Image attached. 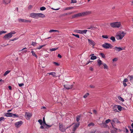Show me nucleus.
I'll use <instances>...</instances> for the list:
<instances>
[{"label": "nucleus", "mask_w": 133, "mask_h": 133, "mask_svg": "<svg viewBox=\"0 0 133 133\" xmlns=\"http://www.w3.org/2000/svg\"><path fill=\"white\" fill-rule=\"evenodd\" d=\"M126 34V33L125 32L119 31L116 33L115 36L117 40H121L122 39Z\"/></svg>", "instance_id": "obj_1"}, {"label": "nucleus", "mask_w": 133, "mask_h": 133, "mask_svg": "<svg viewBox=\"0 0 133 133\" xmlns=\"http://www.w3.org/2000/svg\"><path fill=\"white\" fill-rule=\"evenodd\" d=\"M16 32L14 31H11L10 32L5 35L3 37V39L5 40H9L12 36V35L15 34Z\"/></svg>", "instance_id": "obj_2"}, {"label": "nucleus", "mask_w": 133, "mask_h": 133, "mask_svg": "<svg viewBox=\"0 0 133 133\" xmlns=\"http://www.w3.org/2000/svg\"><path fill=\"white\" fill-rule=\"evenodd\" d=\"M111 26L113 28H119L121 26V23L120 22H115L111 23H110Z\"/></svg>", "instance_id": "obj_3"}, {"label": "nucleus", "mask_w": 133, "mask_h": 133, "mask_svg": "<svg viewBox=\"0 0 133 133\" xmlns=\"http://www.w3.org/2000/svg\"><path fill=\"white\" fill-rule=\"evenodd\" d=\"M102 46L105 49H111L113 47L110 44L108 43H105L102 45Z\"/></svg>", "instance_id": "obj_4"}, {"label": "nucleus", "mask_w": 133, "mask_h": 133, "mask_svg": "<svg viewBox=\"0 0 133 133\" xmlns=\"http://www.w3.org/2000/svg\"><path fill=\"white\" fill-rule=\"evenodd\" d=\"M87 30H74V32L78 34H86Z\"/></svg>", "instance_id": "obj_5"}, {"label": "nucleus", "mask_w": 133, "mask_h": 133, "mask_svg": "<svg viewBox=\"0 0 133 133\" xmlns=\"http://www.w3.org/2000/svg\"><path fill=\"white\" fill-rule=\"evenodd\" d=\"M74 123H73L71 125H70L69 126L66 128L67 129L69 127H70L71 125H73V129L72 130L74 131H75L76 130V129L78 128V127L79 126V123H78L77 124H75V125H74Z\"/></svg>", "instance_id": "obj_6"}, {"label": "nucleus", "mask_w": 133, "mask_h": 133, "mask_svg": "<svg viewBox=\"0 0 133 133\" xmlns=\"http://www.w3.org/2000/svg\"><path fill=\"white\" fill-rule=\"evenodd\" d=\"M32 114L31 113L29 112H26L25 116L27 120H29L32 116Z\"/></svg>", "instance_id": "obj_7"}, {"label": "nucleus", "mask_w": 133, "mask_h": 133, "mask_svg": "<svg viewBox=\"0 0 133 133\" xmlns=\"http://www.w3.org/2000/svg\"><path fill=\"white\" fill-rule=\"evenodd\" d=\"M23 124V122L22 121H20L16 122L15 123L16 127L18 128L20 127Z\"/></svg>", "instance_id": "obj_8"}, {"label": "nucleus", "mask_w": 133, "mask_h": 133, "mask_svg": "<svg viewBox=\"0 0 133 133\" xmlns=\"http://www.w3.org/2000/svg\"><path fill=\"white\" fill-rule=\"evenodd\" d=\"M64 88L67 90H69L72 88L73 85H69L68 84L64 85Z\"/></svg>", "instance_id": "obj_9"}, {"label": "nucleus", "mask_w": 133, "mask_h": 133, "mask_svg": "<svg viewBox=\"0 0 133 133\" xmlns=\"http://www.w3.org/2000/svg\"><path fill=\"white\" fill-rule=\"evenodd\" d=\"M80 16H83L87 15L90 13V12L89 11H85L81 13H79Z\"/></svg>", "instance_id": "obj_10"}, {"label": "nucleus", "mask_w": 133, "mask_h": 133, "mask_svg": "<svg viewBox=\"0 0 133 133\" xmlns=\"http://www.w3.org/2000/svg\"><path fill=\"white\" fill-rule=\"evenodd\" d=\"M30 16L32 18L37 19V13H32L30 14Z\"/></svg>", "instance_id": "obj_11"}, {"label": "nucleus", "mask_w": 133, "mask_h": 133, "mask_svg": "<svg viewBox=\"0 0 133 133\" xmlns=\"http://www.w3.org/2000/svg\"><path fill=\"white\" fill-rule=\"evenodd\" d=\"M114 49L115 51L119 52L124 49H123L120 47H118L117 46H115Z\"/></svg>", "instance_id": "obj_12"}, {"label": "nucleus", "mask_w": 133, "mask_h": 133, "mask_svg": "<svg viewBox=\"0 0 133 133\" xmlns=\"http://www.w3.org/2000/svg\"><path fill=\"white\" fill-rule=\"evenodd\" d=\"M88 42L89 44L92 46L93 47L95 45V43L93 41L89 39H88Z\"/></svg>", "instance_id": "obj_13"}, {"label": "nucleus", "mask_w": 133, "mask_h": 133, "mask_svg": "<svg viewBox=\"0 0 133 133\" xmlns=\"http://www.w3.org/2000/svg\"><path fill=\"white\" fill-rule=\"evenodd\" d=\"M45 17V15L44 14L41 13H37V19L39 18H44Z\"/></svg>", "instance_id": "obj_14"}, {"label": "nucleus", "mask_w": 133, "mask_h": 133, "mask_svg": "<svg viewBox=\"0 0 133 133\" xmlns=\"http://www.w3.org/2000/svg\"><path fill=\"white\" fill-rule=\"evenodd\" d=\"M59 130L62 132H64L65 130V128H63L62 124L59 125Z\"/></svg>", "instance_id": "obj_15"}, {"label": "nucleus", "mask_w": 133, "mask_h": 133, "mask_svg": "<svg viewBox=\"0 0 133 133\" xmlns=\"http://www.w3.org/2000/svg\"><path fill=\"white\" fill-rule=\"evenodd\" d=\"M100 125L102 127L106 128L107 127V125L104 121L103 122L101 123L100 124Z\"/></svg>", "instance_id": "obj_16"}, {"label": "nucleus", "mask_w": 133, "mask_h": 133, "mask_svg": "<svg viewBox=\"0 0 133 133\" xmlns=\"http://www.w3.org/2000/svg\"><path fill=\"white\" fill-rule=\"evenodd\" d=\"M97 65L99 66H100L102 64H103V63H102V61L99 59L97 60Z\"/></svg>", "instance_id": "obj_17"}, {"label": "nucleus", "mask_w": 133, "mask_h": 133, "mask_svg": "<svg viewBox=\"0 0 133 133\" xmlns=\"http://www.w3.org/2000/svg\"><path fill=\"white\" fill-rule=\"evenodd\" d=\"M13 114L10 112H7L5 114V115L8 117H12Z\"/></svg>", "instance_id": "obj_18"}, {"label": "nucleus", "mask_w": 133, "mask_h": 133, "mask_svg": "<svg viewBox=\"0 0 133 133\" xmlns=\"http://www.w3.org/2000/svg\"><path fill=\"white\" fill-rule=\"evenodd\" d=\"M128 78H129L130 81L131 83H133V76L129 75Z\"/></svg>", "instance_id": "obj_19"}, {"label": "nucleus", "mask_w": 133, "mask_h": 133, "mask_svg": "<svg viewBox=\"0 0 133 133\" xmlns=\"http://www.w3.org/2000/svg\"><path fill=\"white\" fill-rule=\"evenodd\" d=\"M73 8V7L71 6V7H66L63 9V10L64 11L69 10L72 9Z\"/></svg>", "instance_id": "obj_20"}, {"label": "nucleus", "mask_w": 133, "mask_h": 133, "mask_svg": "<svg viewBox=\"0 0 133 133\" xmlns=\"http://www.w3.org/2000/svg\"><path fill=\"white\" fill-rule=\"evenodd\" d=\"M43 125L44 128H49L51 127V125H49L47 124L46 123L45 121H44V122L43 123Z\"/></svg>", "instance_id": "obj_21"}, {"label": "nucleus", "mask_w": 133, "mask_h": 133, "mask_svg": "<svg viewBox=\"0 0 133 133\" xmlns=\"http://www.w3.org/2000/svg\"><path fill=\"white\" fill-rule=\"evenodd\" d=\"M10 1H8V0H3V3L5 4H7L10 3Z\"/></svg>", "instance_id": "obj_22"}, {"label": "nucleus", "mask_w": 133, "mask_h": 133, "mask_svg": "<svg viewBox=\"0 0 133 133\" xmlns=\"http://www.w3.org/2000/svg\"><path fill=\"white\" fill-rule=\"evenodd\" d=\"M80 14L79 13H78L77 14L74 15H72V17L73 18H74L76 17H80Z\"/></svg>", "instance_id": "obj_23"}, {"label": "nucleus", "mask_w": 133, "mask_h": 133, "mask_svg": "<svg viewBox=\"0 0 133 133\" xmlns=\"http://www.w3.org/2000/svg\"><path fill=\"white\" fill-rule=\"evenodd\" d=\"M48 74H49L50 75H51L53 77H55L56 76V73L55 72H51L48 73Z\"/></svg>", "instance_id": "obj_24"}, {"label": "nucleus", "mask_w": 133, "mask_h": 133, "mask_svg": "<svg viewBox=\"0 0 133 133\" xmlns=\"http://www.w3.org/2000/svg\"><path fill=\"white\" fill-rule=\"evenodd\" d=\"M103 65L104 66V69H106L107 70L108 69V67L106 64L103 63Z\"/></svg>", "instance_id": "obj_25"}, {"label": "nucleus", "mask_w": 133, "mask_h": 133, "mask_svg": "<svg viewBox=\"0 0 133 133\" xmlns=\"http://www.w3.org/2000/svg\"><path fill=\"white\" fill-rule=\"evenodd\" d=\"M31 53H32V55L33 56L35 57L36 58H37V55L35 54V53L34 51L33 50L32 51H31Z\"/></svg>", "instance_id": "obj_26"}, {"label": "nucleus", "mask_w": 133, "mask_h": 133, "mask_svg": "<svg viewBox=\"0 0 133 133\" xmlns=\"http://www.w3.org/2000/svg\"><path fill=\"white\" fill-rule=\"evenodd\" d=\"M58 32V33H59V32L57 30H50L49 31V32L50 33H51L52 32Z\"/></svg>", "instance_id": "obj_27"}, {"label": "nucleus", "mask_w": 133, "mask_h": 133, "mask_svg": "<svg viewBox=\"0 0 133 133\" xmlns=\"http://www.w3.org/2000/svg\"><path fill=\"white\" fill-rule=\"evenodd\" d=\"M117 105L115 106L113 108V110L115 112H117Z\"/></svg>", "instance_id": "obj_28"}, {"label": "nucleus", "mask_w": 133, "mask_h": 133, "mask_svg": "<svg viewBox=\"0 0 133 133\" xmlns=\"http://www.w3.org/2000/svg\"><path fill=\"white\" fill-rule=\"evenodd\" d=\"M94 125V124L92 123V122H91L88 124V126L89 127H91V126H93Z\"/></svg>", "instance_id": "obj_29"}, {"label": "nucleus", "mask_w": 133, "mask_h": 133, "mask_svg": "<svg viewBox=\"0 0 133 133\" xmlns=\"http://www.w3.org/2000/svg\"><path fill=\"white\" fill-rule=\"evenodd\" d=\"M97 58V57L95 56H92L90 58V59L91 60H94Z\"/></svg>", "instance_id": "obj_30"}, {"label": "nucleus", "mask_w": 133, "mask_h": 133, "mask_svg": "<svg viewBox=\"0 0 133 133\" xmlns=\"http://www.w3.org/2000/svg\"><path fill=\"white\" fill-rule=\"evenodd\" d=\"M117 108L120 111H121L122 110V107L120 105H117Z\"/></svg>", "instance_id": "obj_31"}, {"label": "nucleus", "mask_w": 133, "mask_h": 133, "mask_svg": "<svg viewBox=\"0 0 133 133\" xmlns=\"http://www.w3.org/2000/svg\"><path fill=\"white\" fill-rule=\"evenodd\" d=\"M111 40L113 42H114L115 41V37L114 36H111L110 38Z\"/></svg>", "instance_id": "obj_32"}, {"label": "nucleus", "mask_w": 133, "mask_h": 133, "mask_svg": "<svg viewBox=\"0 0 133 133\" xmlns=\"http://www.w3.org/2000/svg\"><path fill=\"white\" fill-rule=\"evenodd\" d=\"M10 72V71L9 70H7L6 71L5 73L4 74V76H6Z\"/></svg>", "instance_id": "obj_33"}, {"label": "nucleus", "mask_w": 133, "mask_h": 133, "mask_svg": "<svg viewBox=\"0 0 133 133\" xmlns=\"http://www.w3.org/2000/svg\"><path fill=\"white\" fill-rule=\"evenodd\" d=\"M118 98L119 100L121 101L122 102H124V99L121 97H120V96L118 97Z\"/></svg>", "instance_id": "obj_34"}, {"label": "nucleus", "mask_w": 133, "mask_h": 133, "mask_svg": "<svg viewBox=\"0 0 133 133\" xmlns=\"http://www.w3.org/2000/svg\"><path fill=\"white\" fill-rule=\"evenodd\" d=\"M80 116L79 115H78L77 116L76 118V121L77 122H78L80 119Z\"/></svg>", "instance_id": "obj_35"}, {"label": "nucleus", "mask_w": 133, "mask_h": 133, "mask_svg": "<svg viewBox=\"0 0 133 133\" xmlns=\"http://www.w3.org/2000/svg\"><path fill=\"white\" fill-rule=\"evenodd\" d=\"M89 95V93H87L85 94L83 96V98H86Z\"/></svg>", "instance_id": "obj_36"}, {"label": "nucleus", "mask_w": 133, "mask_h": 133, "mask_svg": "<svg viewBox=\"0 0 133 133\" xmlns=\"http://www.w3.org/2000/svg\"><path fill=\"white\" fill-rule=\"evenodd\" d=\"M46 8L42 6L40 8V10L41 11H43L46 9Z\"/></svg>", "instance_id": "obj_37"}, {"label": "nucleus", "mask_w": 133, "mask_h": 133, "mask_svg": "<svg viewBox=\"0 0 133 133\" xmlns=\"http://www.w3.org/2000/svg\"><path fill=\"white\" fill-rule=\"evenodd\" d=\"M100 54L102 58H105V56L104 54L103 53H100Z\"/></svg>", "instance_id": "obj_38"}, {"label": "nucleus", "mask_w": 133, "mask_h": 133, "mask_svg": "<svg viewBox=\"0 0 133 133\" xmlns=\"http://www.w3.org/2000/svg\"><path fill=\"white\" fill-rule=\"evenodd\" d=\"M18 21L19 22H24V19H18Z\"/></svg>", "instance_id": "obj_39"}, {"label": "nucleus", "mask_w": 133, "mask_h": 133, "mask_svg": "<svg viewBox=\"0 0 133 133\" xmlns=\"http://www.w3.org/2000/svg\"><path fill=\"white\" fill-rule=\"evenodd\" d=\"M58 49V48H53L50 49V50L51 51H55Z\"/></svg>", "instance_id": "obj_40"}, {"label": "nucleus", "mask_w": 133, "mask_h": 133, "mask_svg": "<svg viewBox=\"0 0 133 133\" xmlns=\"http://www.w3.org/2000/svg\"><path fill=\"white\" fill-rule=\"evenodd\" d=\"M72 35L78 38H79V36L78 35L72 34Z\"/></svg>", "instance_id": "obj_41"}, {"label": "nucleus", "mask_w": 133, "mask_h": 133, "mask_svg": "<svg viewBox=\"0 0 133 133\" xmlns=\"http://www.w3.org/2000/svg\"><path fill=\"white\" fill-rule=\"evenodd\" d=\"M45 45H41L39 46V47H38L37 49H41Z\"/></svg>", "instance_id": "obj_42"}, {"label": "nucleus", "mask_w": 133, "mask_h": 133, "mask_svg": "<svg viewBox=\"0 0 133 133\" xmlns=\"http://www.w3.org/2000/svg\"><path fill=\"white\" fill-rule=\"evenodd\" d=\"M37 43L36 42H32L31 43V45L34 46H35L36 45V44Z\"/></svg>", "instance_id": "obj_43"}, {"label": "nucleus", "mask_w": 133, "mask_h": 133, "mask_svg": "<svg viewBox=\"0 0 133 133\" xmlns=\"http://www.w3.org/2000/svg\"><path fill=\"white\" fill-rule=\"evenodd\" d=\"M31 21L30 20H28L26 19H24V22L25 23H31Z\"/></svg>", "instance_id": "obj_44"}, {"label": "nucleus", "mask_w": 133, "mask_h": 133, "mask_svg": "<svg viewBox=\"0 0 133 133\" xmlns=\"http://www.w3.org/2000/svg\"><path fill=\"white\" fill-rule=\"evenodd\" d=\"M38 122L41 125H42V124H43L42 120L39 119L38 120Z\"/></svg>", "instance_id": "obj_45"}, {"label": "nucleus", "mask_w": 133, "mask_h": 133, "mask_svg": "<svg viewBox=\"0 0 133 133\" xmlns=\"http://www.w3.org/2000/svg\"><path fill=\"white\" fill-rule=\"evenodd\" d=\"M102 37L104 38L107 39L108 38V36L107 35H103L102 36Z\"/></svg>", "instance_id": "obj_46"}, {"label": "nucleus", "mask_w": 133, "mask_h": 133, "mask_svg": "<svg viewBox=\"0 0 133 133\" xmlns=\"http://www.w3.org/2000/svg\"><path fill=\"white\" fill-rule=\"evenodd\" d=\"M53 63L56 66H58L59 65V64L58 63L55 62H53Z\"/></svg>", "instance_id": "obj_47"}, {"label": "nucleus", "mask_w": 133, "mask_h": 133, "mask_svg": "<svg viewBox=\"0 0 133 133\" xmlns=\"http://www.w3.org/2000/svg\"><path fill=\"white\" fill-rule=\"evenodd\" d=\"M18 39V38H14L13 39H10V41H14L15 40H17Z\"/></svg>", "instance_id": "obj_48"}, {"label": "nucleus", "mask_w": 133, "mask_h": 133, "mask_svg": "<svg viewBox=\"0 0 133 133\" xmlns=\"http://www.w3.org/2000/svg\"><path fill=\"white\" fill-rule=\"evenodd\" d=\"M77 2L76 0H71V3H75Z\"/></svg>", "instance_id": "obj_49"}, {"label": "nucleus", "mask_w": 133, "mask_h": 133, "mask_svg": "<svg viewBox=\"0 0 133 133\" xmlns=\"http://www.w3.org/2000/svg\"><path fill=\"white\" fill-rule=\"evenodd\" d=\"M110 121H111L110 119H108L105 121V122L107 124Z\"/></svg>", "instance_id": "obj_50"}, {"label": "nucleus", "mask_w": 133, "mask_h": 133, "mask_svg": "<svg viewBox=\"0 0 133 133\" xmlns=\"http://www.w3.org/2000/svg\"><path fill=\"white\" fill-rule=\"evenodd\" d=\"M118 59L116 58H115L112 59V61L113 62H116L117 60Z\"/></svg>", "instance_id": "obj_51"}, {"label": "nucleus", "mask_w": 133, "mask_h": 133, "mask_svg": "<svg viewBox=\"0 0 133 133\" xmlns=\"http://www.w3.org/2000/svg\"><path fill=\"white\" fill-rule=\"evenodd\" d=\"M128 81V79L126 78H125L123 82H124V83H125L126 82H127Z\"/></svg>", "instance_id": "obj_52"}, {"label": "nucleus", "mask_w": 133, "mask_h": 133, "mask_svg": "<svg viewBox=\"0 0 133 133\" xmlns=\"http://www.w3.org/2000/svg\"><path fill=\"white\" fill-rule=\"evenodd\" d=\"M14 116V117H18V115H17L16 114H13L12 115V117Z\"/></svg>", "instance_id": "obj_53"}, {"label": "nucleus", "mask_w": 133, "mask_h": 133, "mask_svg": "<svg viewBox=\"0 0 133 133\" xmlns=\"http://www.w3.org/2000/svg\"><path fill=\"white\" fill-rule=\"evenodd\" d=\"M24 85V84L23 83L18 84V85L20 87H21Z\"/></svg>", "instance_id": "obj_54"}, {"label": "nucleus", "mask_w": 133, "mask_h": 133, "mask_svg": "<svg viewBox=\"0 0 133 133\" xmlns=\"http://www.w3.org/2000/svg\"><path fill=\"white\" fill-rule=\"evenodd\" d=\"M2 34H5L6 33V31H5L2 30L0 31Z\"/></svg>", "instance_id": "obj_55"}, {"label": "nucleus", "mask_w": 133, "mask_h": 133, "mask_svg": "<svg viewBox=\"0 0 133 133\" xmlns=\"http://www.w3.org/2000/svg\"><path fill=\"white\" fill-rule=\"evenodd\" d=\"M114 120H113L112 122H111V125H112V126L113 127V124H114Z\"/></svg>", "instance_id": "obj_56"}, {"label": "nucleus", "mask_w": 133, "mask_h": 133, "mask_svg": "<svg viewBox=\"0 0 133 133\" xmlns=\"http://www.w3.org/2000/svg\"><path fill=\"white\" fill-rule=\"evenodd\" d=\"M89 69L90 71H93L94 70V69L92 67H90Z\"/></svg>", "instance_id": "obj_57"}, {"label": "nucleus", "mask_w": 133, "mask_h": 133, "mask_svg": "<svg viewBox=\"0 0 133 133\" xmlns=\"http://www.w3.org/2000/svg\"><path fill=\"white\" fill-rule=\"evenodd\" d=\"M51 9L53 10H59L60 9V8H58L55 9H54L52 8H51Z\"/></svg>", "instance_id": "obj_58"}, {"label": "nucleus", "mask_w": 133, "mask_h": 133, "mask_svg": "<svg viewBox=\"0 0 133 133\" xmlns=\"http://www.w3.org/2000/svg\"><path fill=\"white\" fill-rule=\"evenodd\" d=\"M123 85L124 87H125L127 86V84L126 83H124L123 82Z\"/></svg>", "instance_id": "obj_59"}, {"label": "nucleus", "mask_w": 133, "mask_h": 133, "mask_svg": "<svg viewBox=\"0 0 133 133\" xmlns=\"http://www.w3.org/2000/svg\"><path fill=\"white\" fill-rule=\"evenodd\" d=\"M57 56L58 57H59L60 58H61L62 57L59 54H58Z\"/></svg>", "instance_id": "obj_60"}, {"label": "nucleus", "mask_w": 133, "mask_h": 133, "mask_svg": "<svg viewBox=\"0 0 133 133\" xmlns=\"http://www.w3.org/2000/svg\"><path fill=\"white\" fill-rule=\"evenodd\" d=\"M4 119V117H2L0 118V121H1L3 120Z\"/></svg>", "instance_id": "obj_61"}, {"label": "nucleus", "mask_w": 133, "mask_h": 133, "mask_svg": "<svg viewBox=\"0 0 133 133\" xmlns=\"http://www.w3.org/2000/svg\"><path fill=\"white\" fill-rule=\"evenodd\" d=\"M130 130L131 131V133H132L133 132V128L130 129Z\"/></svg>", "instance_id": "obj_62"}, {"label": "nucleus", "mask_w": 133, "mask_h": 133, "mask_svg": "<svg viewBox=\"0 0 133 133\" xmlns=\"http://www.w3.org/2000/svg\"><path fill=\"white\" fill-rule=\"evenodd\" d=\"M8 88L9 90H11L12 89V88L11 86H9L8 87Z\"/></svg>", "instance_id": "obj_63"}, {"label": "nucleus", "mask_w": 133, "mask_h": 133, "mask_svg": "<svg viewBox=\"0 0 133 133\" xmlns=\"http://www.w3.org/2000/svg\"><path fill=\"white\" fill-rule=\"evenodd\" d=\"M44 127L43 126V125H41L40 127V128L42 129H43L44 128Z\"/></svg>", "instance_id": "obj_64"}]
</instances>
